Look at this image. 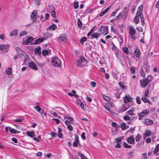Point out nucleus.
Masks as SVG:
<instances>
[{"instance_id": "nucleus-1", "label": "nucleus", "mask_w": 159, "mask_h": 159, "mask_svg": "<svg viewBox=\"0 0 159 159\" xmlns=\"http://www.w3.org/2000/svg\"><path fill=\"white\" fill-rule=\"evenodd\" d=\"M15 50L18 54V55L21 58V59H24V61L27 59V57L28 56L26 53L25 52L20 48L19 47H16Z\"/></svg>"}, {"instance_id": "nucleus-2", "label": "nucleus", "mask_w": 159, "mask_h": 159, "mask_svg": "<svg viewBox=\"0 0 159 159\" xmlns=\"http://www.w3.org/2000/svg\"><path fill=\"white\" fill-rule=\"evenodd\" d=\"M140 14L138 15L137 13H136V16L134 19L133 21L136 24H138L139 23V17L141 20L142 24L143 25L145 24L144 21V18L143 15V16H140Z\"/></svg>"}, {"instance_id": "nucleus-3", "label": "nucleus", "mask_w": 159, "mask_h": 159, "mask_svg": "<svg viewBox=\"0 0 159 159\" xmlns=\"http://www.w3.org/2000/svg\"><path fill=\"white\" fill-rule=\"evenodd\" d=\"M108 27L107 26L102 25L100 28L99 29L98 32L101 34L106 35L108 33Z\"/></svg>"}, {"instance_id": "nucleus-4", "label": "nucleus", "mask_w": 159, "mask_h": 159, "mask_svg": "<svg viewBox=\"0 0 159 159\" xmlns=\"http://www.w3.org/2000/svg\"><path fill=\"white\" fill-rule=\"evenodd\" d=\"M52 64L55 66H59L61 64L60 60L57 57H54L52 58Z\"/></svg>"}, {"instance_id": "nucleus-5", "label": "nucleus", "mask_w": 159, "mask_h": 159, "mask_svg": "<svg viewBox=\"0 0 159 159\" xmlns=\"http://www.w3.org/2000/svg\"><path fill=\"white\" fill-rule=\"evenodd\" d=\"M127 16V13L125 12H121L119 13V14L115 18V20H120V17H121V18L123 20H125Z\"/></svg>"}, {"instance_id": "nucleus-6", "label": "nucleus", "mask_w": 159, "mask_h": 159, "mask_svg": "<svg viewBox=\"0 0 159 159\" xmlns=\"http://www.w3.org/2000/svg\"><path fill=\"white\" fill-rule=\"evenodd\" d=\"M58 40L59 42H67L68 41L67 35L65 33L61 34L59 36Z\"/></svg>"}, {"instance_id": "nucleus-7", "label": "nucleus", "mask_w": 159, "mask_h": 159, "mask_svg": "<svg viewBox=\"0 0 159 159\" xmlns=\"http://www.w3.org/2000/svg\"><path fill=\"white\" fill-rule=\"evenodd\" d=\"M149 112V110H148L146 109L143 110L141 112L138 114L139 119V120H141L142 118L148 114Z\"/></svg>"}, {"instance_id": "nucleus-8", "label": "nucleus", "mask_w": 159, "mask_h": 159, "mask_svg": "<svg viewBox=\"0 0 159 159\" xmlns=\"http://www.w3.org/2000/svg\"><path fill=\"white\" fill-rule=\"evenodd\" d=\"M83 63L85 64L86 63V60L84 57H81L77 61L76 65L77 66H81L82 65L81 64Z\"/></svg>"}, {"instance_id": "nucleus-9", "label": "nucleus", "mask_w": 159, "mask_h": 159, "mask_svg": "<svg viewBox=\"0 0 159 159\" xmlns=\"http://www.w3.org/2000/svg\"><path fill=\"white\" fill-rule=\"evenodd\" d=\"M147 80L145 79L140 80L139 82L142 88H145L147 86V84L149 83Z\"/></svg>"}, {"instance_id": "nucleus-10", "label": "nucleus", "mask_w": 159, "mask_h": 159, "mask_svg": "<svg viewBox=\"0 0 159 159\" xmlns=\"http://www.w3.org/2000/svg\"><path fill=\"white\" fill-rule=\"evenodd\" d=\"M37 11H34L30 15V18L33 22L36 21V16L37 15Z\"/></svg>"}, {"instance_id": "nucleus-11", "label": "nucleus", "mask_w": 159, "mask_h": 159, "mask_svg": "<svg viewBox=\"0 0 159 159\" xmlns=\"http://www.w3.org/2000/svg\"><path fill=\"white\" fill-rule=\"evenodd\" d=\"M143 5H140L138 8V9L136 13H137V14L139 15L140 14V15L143 16Z\"/></svg>"}, {"instance_id": "nucleus-12", "label": "nucleus", "mask_w": 159, "mask_h": 159, "mask_svg": "<svg viewBox=\"0 0 159 159\" xmlns=\"http://www.w3.org/2000/svg\"><path fill=\"white\" fill-rule=\"evenodd\" d=\"M65 124L67 125V129L70 131H72L73 130V128L70 125V122H69L68 120H66L65 122Z\"/></svg>"}, {"instance_id": "nucleus-13", "label": "nucleus", "mask_w": 159, "mask_h": 159, "mask_svg": "<svg viewBox=\"0 0 159 159\" xmlns=\"http://www.w3.org/2000/svg\"><path fill=\"white\" fill-rule=\"evenodd\" d=\"M29 66L31 68L36 70L37 69V66L35 63L33 61L30 62L28 64Z\"/></svg>"}, {"instance_id": "nucleus-14", "label": "nucleus", "mask_w": 159, "mask_h": 159, "mask_svg": "<svg viewBox=\"0 0 159 159\" xmlns=\"http://www.w3.org/2000/svg\"><path fill=\"white\" fill-rule=\"evenodd\" d=\"M124 102L126 103L128 102H131L132 101V98L130 96H126L124 98Z\"/></svg>"}, {"instance_id": "nucleus-15", "label": "nucleus", "mask_w": 159, "mask_h": 159, "mask_svg": "<svg viewBox=\"0 0 159 159\" xmlns=\"http://www.w3.org/2000/svg\"><path fill=\"white\" fill-rule=\"evenodd\" d=\"M134 53L137 57L138 58L140 57V52L139 49L138 48H136L134 51Z\"/></svg>"}, {"instance_id": "nucleus-16", "label": "nucleus", "mask_w": 159, "mask_h": 159, "mask_svg": "<svg viewBox=\"0 0 159 159\" xmlns=\"http://www.w3.org/2000/svg\"><path fill=\"white\" fill-rule=\"evenodd\" d=\"M127 141L128 143L132 144L134 141V138L132 136H130L127 138Z\"/></svg>"}, {"instance_id": "nucleus-17", "label": "nucleus", "mask_w": 159, "mask_h": 159, "mask_svg": "<svg viewBox=\"0 0 159 159\" xmlns=\"http://www.w3.org/2000/svg\"><path fill=\"white\" fill-rule=\"evenodd\" d=\"M129 32L131 35H134L135 33L136 30L132 27H130L129 28Z\"/></svg>"}, {"instance_id": "nucleus-18", "label": "nucleus", "mask_w": 159, "mask_h": 159, "mask_svg": "<svg viewBox=\"0 0 159 159\" xmlns=\"http://www.w3.org/2000/svg\"><path fill=\"white\" fill-rule=\"evenodd\" d=\"M101 35V34L99 32L98 33H94L92 34L91 39H93L94 38L98 39V37Z\"/></svg>"}, {"instance_id": "nucleus-19", "label": "nucleus", "mask_w": 159, "mask_h": 159, "mask_svg": "<svg viewBox=\"0 0 159 159\" xmlns=\"http://www.w3.org/2000/svg\"><path fill=\"white\" fill-rule=\"evenodd\" d=\"M12 68L10 67H8L5 70L6 74L7 75H11L12 73Z\"/></svg>"}, {"instance_id": "nucleus-20", "label": "nucleus", "mask_w": 159, "mask_h": 159, "mask_svg": "<svg viewBox=\"0 0 159 159\" xmlns=\"http://www.w3.org/2000/svg\"><path fill=\"white\" fill-rule=\"evenodd\" d=\"M110 7H108L107 8L103 11L101 12L99 15L100 16H104L107 12L110 9Z\"/></svg>"}, {"instance_id": "nucleus-21", "label": "nucleus", "mask_w": 159, "mask_h": 159, "mask_svg": "<svg viewBox=\"0 0 159 159\" xmlns=\"http://www.w3.org/2000/svg\"><path fill=\"white\" fill-rule=\"evenodd\" d=\"M130 106L127 105L126 104H123L122 105V107L121 109V111L122 112H124L126 111L128 109L129 107Z\"/></svg>"}, {"instance_id": "nucleus-22", "label": "nucleus", "mask_w": 159, "mask_h": 159, "mask_svg": "<svg viewBox=\"0 0 159 159\" xmlns=\"http://www.w3.org/2000/svg\"><path fill=\"white\" fill-rule=\"evenodd\" d=\"M147 97H143L141 98V100L143 102L145 103H148L150 105H152V103L147 98Z\"/></svg>"}, {"instance_id": "nucleus-23", "label": "nucleus", "mask_w": 159, "mask_h": 159, "mask_svg": "<svg viewBox=\"0 0 159 159\" xmlns=\"http://www.w3.org/2000/svg\"><path fill=\"white\" fill-rule=\"evenodd\" d=\"M35 52L36 55H39L41 53V48L40 47H38L35 50Z\"/></svg>"}, {"instance_id": "nucleus-24", "label": "nucleus", "mask_w": 159, "mask_h": 159, "mask_svg": "<svg viewBox=\"0 0 159 159\" xmlns=\"http://www.w3.org/2000/svg\"><path fill=\"white\" fill-rule=\"evenodd\" d=\"M44 39L42 38H39L36 39L34 42V44H37L42 42Z\"/></svg>"}, {"instance_id": "nucleus-25", "label": "nucleus", "mask_w": 159, "mask_h": 159, "mask_svg": "<svg viewBox=\"0 0 159 159\" xmlns=\"http://www.w3.org/2000/svg\"><path fill=\"white\" fill-rule=\"evenodd\" d=\"M33 40V37L31 36H30L28 37L25 41L26 45L30 43Z\"/></svg>"}, {"instance_id": "nucleus-26", "label": "nucleus", "mask_w": 159, "mask_h": 159, "mask_svg": "<svg viewBox=\"0 0 159 159\" xmlns=\"http://www.w3.org/2000/svg\"><path fill=\"white\" fill-rule=\"evenodd\" d=\"M144 123L147 125H152L153 123V121L152 120L147 119L145 120Z\"/></svg>"}, {"instance_id": "nucleus-27", "label": "nucleus", "mask_w": 159, "mask_h": 159, "mask_svg": "<svg viewBox=\"0 0 159 159\" xmlns=\"http://www.w3.org/2000/svg\"><path fill=\"white\" fill-rule=\"evenodd\" d=\"M75 142H76V143H77L78 145L79 146H81V144L80 143L79 140V136L77 134H75Z\"/></svg>"}, {"instance_id": "nucleus-28", "label": "nucleus", "mask_w": 159, "mask_h": 159, "mask_svg": "<svg viewBox=\"0 0 159 159\" xmlns=\"http://www.w3.org/2000/svg\"><path fill=\"white\" fill-rule=\"evenodd\" d=\"M9 130L11 133L13 134H18L19 132L14 129L11 128V127H9Z\"/></svg>"}, {"instance_id": "nucleus-29", "label": "nucleus", "mask_w": 159, "mask_h": 159, "mask_svg": "<svg viewBox=\"0 0 159 159\" xmlns=\"http://www.w3.org/2000/svg\"><path fill=\"white\" fill-rule=\"evenodd\" d=\"M18 33V30H13L11 32L10 34V35L11 37H12L15 35H16Z\"/></svg>"}, {"instance_id": "nucleus-30", "label": "nucleus", "mask_w": 159, "mask_h": 159, "mask_svg": "<svg viewBox=\"0 0 159 159\" xmlns=\"http://www.w3.org/2000/svg\"><path fill=\"white\" fill-rule=\"evenodd\" d=\"M123 139V137H120L117 138L115 139L116 143H120L121 140Z\"/></svg>"}, {"instance_id": "nucleus-31", "label": "nucleus", "mask_w": 159, "mask_h": 159, "mask_svg": "<svg viewBox=\"0 0 159 159\" xmlns=\"http://www.w3.org/2000/svg\"><path fill=\"white\" fill-rule=\"evenodd\" d=\"M26 134L30 137H33L34 136V131L31 132L29 131L26 132Z\"/></svg>"}, {"instance_id": "nucleus-32", "label": "nucleus", "mask_w": 159, "mask_h": 159, "mask_svg": "<svg viewBox=\"0 0 159 159\" xmlns=\"http://www.w3.org/2000/svg\"><path fill=\"white\" fill-rule=\"evenodd\" d=\"M121 128L122 130H124L128 128V126L127 127L126 126V124L124 123H121Z\"/></svg>"}, {"instance_id": "nucleus-33", "label": "nucleus", "mask_w": 159, "mask_h": 159, "mask_svg": "<svg viewBox=\"0 0 159 159\" xmlns=\"http://www.w3.org/2000/svg\"><path fill=\"white\" fill-rule=\"evenodd\" d=\"M78 155L80 157L81 159H88L87 157H85L84 154L80 152H78Z\"/></svg>"}, {"instance_id": "nucleus-34", "label": "nucleus", "mask_w": 159, "mask_h": 159, "mask_svg": "<svg viewBox=\"0 0 159 159\" xmlns=\"http://www.w3.org/2000/svg\"><path fill=\"white\" fill-rule=\"evenodd\" d=\"M87 40L86 37H84L82 38L80 40V41L81 44L83 45L84 42L85 41Z\"/></svg>"}, {"instance_id": "nucleus-35", "label": "nucleus", "mask_w": 159, "mask_h": 159, "mask_svg": "<svg viewBox=\"0 0 159 159\" xmlns=\"http://www.w3.org/2000/svg\"><path fill=\"white\" fill-rule=\"evenodd\" d=\"M136 67L134 66L130 67V72L132 74H134L136 73V71L135 70V69H136Z\"/></svg>"}, {"instance_id": "nucleus-36", "label": "nucleus", "mask_w": 159, "mask_h": 159, "mask_svg": "<svg viewBox=\"0 0 159 159\" xmlns=\"http://www.w3.org/2000/svg\"><path fill=\"white\" fill-rule=\"evenodd\" d=\"M49 29L53 30L57 28V26L55 24H52L49 27Z\"/></svg>"}, {"instance_id": "nucleus-37", "label": "nucleus", "mask_w": 159, "mask_h": 159, "mask_svg": "<svg viewBox=\"0 0 159 159\" xmlns=\"http://www.w3.org/2000/svg\"><path fill=\"white\" fill-rule=\"evenodd\" d=\"M123 51L126 54H128L129 53V50L126 47H124L122 48Z\"/></svg>"}, {"instance_id": "nucleus-38", "label": "nucleus", "mask_w": 159, "mask_h": 159, "mask_svg": "<svg viewBox=\"0 0 159 159\" xmlns=\"http://www.w3.org/2000/svg\"><path fill=\"white\" fill-rule=\"evenodd\" d=\"M149 65L147 64L145 66V67H144V69H145V71L146 72H148L149 71Z\"/></svg>"}, {"instance_id": "nucleus-39", "label": "nucleus", "mask_w": 159, "mask_h": 159, "mask_svg": "<svg viewBox=\"0 0 159 159\" xmlns=\"http://www.w3.org/2000/svg\"><path fill=\"white\" fill-rule=\"evenodd\" d=\"M159 150V144H157L154 150V154L157 153Z\"/></svg>"}, {"instance_id": "nucleus-40", "label": "nucleus", "mask_w": 159, "mask_h": 159, "mask_svg": "<svg viewBox=\"0 0 159 159\" xmlns=\"http://www.w3.org/2000/svg\"><path fill=\"white\" fill-rule=\"evenodd\" d=\"M119 10V8L116 9L113 12L111 15L110 16H113L115 15L117 12Z\"/></svg>"}, {"instance_id": "nucleus-41", "label": "nucleus", "mask_w": 159, "mask_h": 159, "mask_svg": "<svg viewBox=\"0 0 159 159\" xmlns=\"http://www.w3.org/2000/svg\"><path fill=\"white\" fill-rule=\"evenodd\" d=\"M140 74L141 76L143 78H144L145 77V74L144 73V71L143 70V68H141L140 71Z\"/></svg>"}, {"instance_id": "nucleus-42", "label": "nucleus", "mask_w": 159, "mask_h": 159, "mask_svg": "<svg viewBox=\"0 0 159 159\" xmlns=\"http://www.w3.org/2000/svg\"><path fill=\"white\" fill-rule=\"evenodd\" d=\"M77 24L79 28H81L82 27V23L80 19L77 20Z\"/></svg>"}, {"instance_id": "nucleus-43", "label": "nucleus", "mask_w": 159, "mask_h": 159, "mask_svg": "<svg viewBox=\"0 0 159 159\" xmlns=\"http://www.w3.org/2000/svg\"><path fill=\"white\" fill-rule=\"evenodd\" d=\"M34 108L35 109L36 111L38 112H40L41 109V108L38 106H36L34 107Z\"/></svg>"}, {"instance_id": "nucleus-44", "label": "nucleus", "mask_w": 159, "mask_h": 159, "mask_svg": "<svg viewBox=\"0 0 159 159\" xmlns=\"http://www.w3.org/2000/svg\"><path fill=\"white\" fill-rule=\"evenodd\" d=\"M134 111V109H131L128 111V113L129 114V115H131V116H134V113L133 112V111Z\"/></svg>"}, {"instance_id": "nucleus-45", "label": "nucleus", "mask_w": 159, "mask_h": 159, "mask_svg": "<svg viewBox=\"0 0 159 159\" xmlns=\"http://www.w3.org/2000/svg\"><path fill=\"white\" fill-rule=\"evenodd\" d=\"M152 76L151 75H148L147 76V78L146 79L147 80H148L147 81L149 83L150 82L151 80L152 79Z\"/></svg>"}, {"instance_id": "nucleus-46", "label": "nucleus", "mask_w": 159, "mask_h": 159, "mask_svg": "<svg viewBox=\"0 0 159 159\" xmlns=\"http://www.w3.org/2000/svg\"><path fill=\"white\" fill-rule=\"evenodd\" d=\"M27 34V32L25 31H23L20 33V34H19V36L20 37H22Z\"/></svg>"}, {"instance_id": "nucleus-47", "label": "nucleus", "mask_w": 159, "mask_h": 159, "mask_svg": "<svg viewBox=\"0 0 159 159\" xmlns=\"http://www.w3.org/2000/svg\"><path fill=\"white\" fill-rule=\"evenodd\" d=\"M103 98L107 101L108 102L109 101L110 99L109 97L103 94L102 95Z\"/></svg>"}, {"instance_id": "nucleus-48", "label": "nucleus", "mask_w": 159, "mask_h": 159, "mask_svg": "<svg viewBox=\"0 0 159 159\" xmlns=\"http://www.w3.org/2000/svg\"><path fill=\"white\" fill-rule=\"evenodd\" d=\"M141 137V136L139 134H137V136L135 137V140L137 142L139 141L140 140V137Z\"/></svg>"}, {"instance_id": "nucleus-49", "label": "nucleus", "mask_w": 159, "mask_h": 159, "mask_svg": "<svg viewBox=\"0 0 159 159\" xmlns=\"http://www.w3.org/2000/svg\"><path fill=\"white\" fill-rule=\"evenodd\" d=\"M136 100L137 103L139 104H140L141 103V100H140V97L139 96H138L136 97Z\"/></svg>"}, {"instance_id": "nucleus-50", "label": "nucleus", "mask_w": 159, "mask_h": 159, "mask_svg": "<svg viewBox=\"0 0 159 159\" xmlns=\"http://www.w3.org/2000/svg\"><path fill=\"white\" fill-rule=\"evenodd\" d=\"M151 134V132L150 130H147L145 132V134L147 136H149Z\"/></svg>"}, {"instance_id": "nucleus-51", "label": "nucleus", "mask_w": 159, "mask_h": 159, "mask_svg": "<svg viewBox=\"0 0 159 159\" xmlns=\"http://www.w3.org/2000/svg\"><path fill=\"white\" fill-rule=\"evenodd\" d=\"M1 50L2 51H5L6 49V47L4 45H0Z\"/></svg>"}, {"instance_id": "nucleus-52", "label": "nucleus", "mask_w": 159, "mask_h": 159, "mask_svg": "<svg viewBox=\"0 0 159 159\" xmlns=\"http://www.w3.org/2000/svg\"><path fill=\"white\" fill-rule=\"evenodd\" d=\"M51 134L52 137L53 138L56 137L57 135V134L56 133L54 132H52L51 133Z\"/></svg>"}, {"instance_id": "nucleus-53", "label": "nucleus", "mask_w": 159, "mask_h": 159, "mask_svg": "<svg viewBox=\"0 0 159 159\" xmlns=\"http://www.w3.org/2000/svg\"><path fill=\"white\" fill-rule=\"evenodd\" d=\"M48 52L47 50H43L42 52V54L45 56H46V55H47L48 54Z\"/></svg>"}, {"instance_id": "nucleus-54", "label": "nucleus", "mask_w": 159, "mask_h": 159, "mask_svg": "<svg viewBox=\"0 0 159 159\" xmlns=\"http://www.w3.org/2000/svg\"><path fill=\"white\" fill-rule=\"evenodd\" d=\"M74 8L77 9L79 7V3L77 2H75L74 5Z\"/></svg>"}, {"instance_id": "nucleus-55", "label": "nucleus", "mask_w": 159, "mask_h": 159, "mask_svg": "<svg viewBox=\"0 0 159 159\" xmlns=\"http://www.w3.org/2000/svg\"><path fill=\"white\" fill-rule=\"evenodd\" d=\"M50 113H51L52 115L53 116H55V117H57L58 118H60L59 116H57V114L55 112H52L50 111Z\"/></svg>"}, {"instance_id": "nucleus-56", "label": "nucleus", "mask_w": 159, "mask_h": 159, "mask_svg": "<svg viewBox=\"0 0 159 159\" xmlns=\"http://www.w3.org/2000/svg\"><path fill=\"white\" fill-rule=\"evenodd\" d=\"M118 84L122 89H123L124 88V86L121 82H119L118 83Z\"/></svg>"}, {"instance_id": "nucleus-57", "label": "nucleus", "mask_w": 159, "mask_h": 159, "mask_svg": "<svg viewBox=\"0 0 159 159\" xmlns=\"http://www.w3.org/2000/svg\"><path fill=\"white\" fill-rule=\"evenodd\" d=\"M112 125L113 126L117 128L118 127V125L114 122H113L112 123Z\"/></svg>"}, {"instance_id": "nucleus-58", "label": "nucleus", "mask_w": 159, "mask_h": 159, "mask_svg": "<svg viewBox=\"0 0 159 159\" xmlns=\"http://www.w3.org/2000/svg\"><path fill=\"white\" fill-rule=\"evenodd\" d=\"M37 64L38 66L40 67H42L44 65V63H42L39 62H37Z\"/></svg>"}, {"instance_id": "nucleus-59", "label": "nucleus", "mask_w": 159, "mask_h": 159, "mask_svg": "<svg viewBox=\"0 0 159 159\" xmlns=\"http://www.w3.org/2000/svg\"><path fill=\"white\" fill-rule=\"evenodd\" d=\"M90 84L92 87H94L96 85V83L94 81H91L90 82Z\"/></svg>"}, {"instance_id": "nucleus-60", "label": "nucleus", "mask_w": 159, "mask_h": 159, "mask_svg": "<svg viewBox=\"0 0 159 159\" xmlns=\"http://www.w3.org/2000/svg\"><path fill=\"white\" fill-rule=\"evenodd\" d=\"M85 135V133L84 132L81 135V138L84 140L86 139V137Z\"/></svg>"}, {"instance_id": "nucleus-61", "label": "nucleus", "mask_w": 159, "mask_h": 159, "mask_svg": "<svg viewBox=\"0 0 159 159\" xmlns=\"http://www.w3.org/2000/svg\"><path fill=\"white\" fill-rule=\"evenodd\" d=\"M23 120V119H16L14 120V121L15 122H21Z\"/></svg>"}, {"instance_id": "nucleus-62", "label": "nucleus", "mask_w": 159, "mask_h": 159, "mask_svg": "<svg viewBox=\"0 0 159 159\" xmlns=\"http://www.w3.org/2000/svg\"><path fill=\"white\" fill-rule=\"evenodd\" d=\"M128 154L129 155V156L131 157H132L133 156V152L132 151H130L128 153Z\"/></svg>"}, {"instance_id": "nucleus-63", "label": "nucleus", "mask_w": 159, "mask_h": 159, "mask_svg": "<svg viewBox=\"0 0 159 159\" xmlns=\"http://www.w3.org/2000/svg\"><path fill=\"white\" fill-rule=\"evenodd\" d=\"M124 119L125 120H130V117L128 116H125L124 117Z\"/></svg>"}, {"instance_id": "nucleus-64", "label": "nucleus", "mask_w": 159, "mask_h": 159, "mask_svg": "<svg viewBox=\"0 0 159 159\" xmlns=\"http://www.w3.org/2000/svg\"><path fill=\"white\" fill-rule=\"evenodd\" d=\"M155 7L159 9V0L158 1L155 5Z\"/></svg>"}]
</instances>
